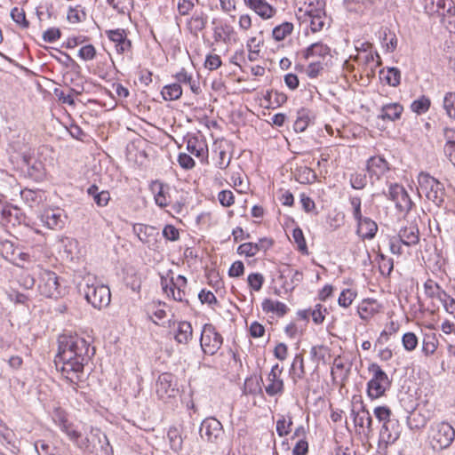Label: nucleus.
<instances>
[{
  "mask_svg": "<svg viewBox=\"0 0 455 455\" xmlns=\"http://www.w3.org/2000/svg\"><path fill=\"white\" fill-rule=\"evenodd\" d=\"M58 354L55 357L56 367L62 363L60 371L65 377L78 387L84 383V357L77 353V338L66 334L58 339Z\"/></svg>",
  "mask_w": 455,
  "mask_h": 455,
  "instance_id": "f257e3e1",
  "label": "nucleus"
},
{
  "mask_svg": "<svg viewBox=\"0 0 455 455\" xmlns=\"http://www.w3.org/2000/svg\"><path fill=\"white\" fill-rule=\"evenodd\" d=\"M428 442L435 451H441L451 446L455 439V429L445 421L433 423L428 430Z\"/></svg>",
  "mask_w": 455,
  "mask_h": 455,
  "instance_id": "f03ea898",
  "label": "nucleus"
},
{
  "mask_svg": "<svg viewBox=\"0 0 455 455\" xmlns=\"http://www.w3.org/2000/svg\"><path fill=\"white\" fill-rule=\"evenodd\" d=\"M299 19H303V22L309 23L313 33L319 32L330 26V20L325 13L324 3L322 0H316L315 4L310 3L306 7L303 17L299 16Z\"/></svg>",
  "mask_w": 455,
  "mask_h": 455,
  "instance_id": "7ed1b4c3",
  "label": "nucleus"
},
{
  "mask_svg": "<svg viewBox=\"0 0 455 455\" xmlns=\"http://www.w3.org/2000/svg\"><path fill=\"white\" fill-rule=\"evenodd\" d=\"M418 182L419 196H425L436 205H439L443 201L444 188L439 180L428 173L421 172L418 177Z\"/></svg>",
  "mask_w": 455,
  "mask_h": 455,
  "instance_id": "20e7f679",
  "label": "nucleus"
},
{
  "mask_svg": "<svg viewBox=\"0 0 455 455\" xmlns=\"http://www.w3.org/2000/svg\"><path fill=\"white\" fill-rule=\"evenodd\" d=\"M369 371L372 377L367 384V394L371 399H378L385 395L390 387V380L386 372L377 364L371 363Z\"/></svg>",
  "mask_w": 455,
  "mask_h": 455,
  "instance_id": "39448f33",
  "label": "nucleus"
},
{
  "mask_svg": "<svg viewBox=\"0 0 455 455\" xmlns=\"http://www.w3.org/2000/svg\"><path fill=\"white\" fill-rule=\"evenodd\" d=\"M90 278L87 276V302L93 307L101 309L109 305L111 299L110 290L104 284H89Z\"/></svg>",
  "mask_w": 455,
  "mask_h": 455,
  "instance_id": "423d86ee",
  "label": "nucleus"
},
{
  "mask_svg": "<svg viewBox=\"0 0 455 455\" xmlns=\"http://www.w3.org/2000/svg\"><path fill=\"white\" fill-rule=\"evenodd\" d=\"M38 291L46 298H57L60 294L58 277L54 272L46 269L39 271Z\"/></svg>",
  "mask_w": 455,
  "mask_h": 455,
  "instance_id": "0eeeda50",
  "label": "nucleus"
},
{
  "mask_svg": "<svg viewBox=\"0 0 455 455\" xmlns=\"http://www.w3.org/2000/svg\"><path fill=\"white\" fill-rule=\"evenodd\" d=\"M162 286L164 293L172 297L175 301H188L186 298L185 288L187 287V279L183 275L172 277L170 280L162 279Z\"/></svg>",
  "mask_w": 455,
  "mask_h": 455,
  "instance_id": "6e6552de",
  "label": "nucleus"
},
{
  "mask_svg": "<svg viewBox=\"0 0 455 455\" xmlns=\"http://www.w3.org/2000/svg\"><path fill=\"white\" fill-rule=\"evenodd\" d=\"M222 337L212 324H205L203 328L200 343L203 351L208 355H214L222 345Z\"/></svg>",
  "mask_w": 455,
  "mask_h": 455,
  "instance_id": "1a4fd4ad",
  "label": "nucleus"
},
{
  "mask_svg": "<svg viewBox=\"0 0 455 455\" xmlns=\"http://www.w3.org/2000/svg\"><path fill=\"white\" fill-rule=\"evenodd\" d=\"M388 196L389 199L395 203V208L400 213L405 215L411 211L413 203L403 186L398 184L391 185Z\"/></svg>",
  "mask_w": 455,
  "mask_h": 455,
  "instance_id": "9d476101",
  "label": "nucleus"
},
{
  "mask_svg": "<svg viewBox=\"0 0 455 455\" xmlns=\"http://www.w3.org/2000/svg\"><path fill=\"white\" fill-rule=\"evenodd\" d=\"M174 376L171 373H162L157 379L156 391L158 397L164 401L175 397L179 392L174 383Z\"/></svg>",
  "mask_w": 455,
  "mask_h": 455,
  "instance_id": "9b49d317",
  "label": "nucleus"
},
{
  "mask_svg": "<svg viewBox=\"0 0 455 455\" xmlns=\"http://www.w3.org/2000/svg\"><path fill=\"white\" fill-rule=\"evenodd\" d=\"M283 367L278 363L275 364L267 378V385L265 386L266 393L274 396L283 392V380L281 378Z\"/></svg>",
  "mask_w": 455,
  "mask_h": 455,
  "instance_id": "f8f14e48",
  "label": "nucleus"
},
{
  "mask_svg": "<svg viewBox=\"0 0 455 455\" xmlns=\"http://www.w3.org/2000/svg\"><path fill=\"white\" fill-rule=\"evenodd\" d=\"M41 221L50 229L61 228L65 224L66 216L60 208L44 209L40 215Z\"/></svg>",
  "mask_w": 455,
  "mask_h": 455,
  "instance_id": "ddd939ff",
  "label": "nucleus"
},
{
  "mask_svg": "<svg viewBox=\"0 0 455 455\" xmlns=\"http://www.w3.org/2000/svg\"><path fill=\"white\" fill-rule=\"evenodd\" d=\"M222 434V425L215 418H206L200 427V435L208 442L214 443Z\"/></svg>",
  "mask_w": 455,
  "mask_h": 455,
  "instance_id": "4468645a",
  "label": "nucleus"
},
{
  "mask_svg": "<svg viewBox=\"0 0 455 455\" xmlns=\"http://www.w3.org/2000/svg\"><path fill=\"white\" fill-rule=\"evenodd\" d=\"M169 186L159 181L155 180L150 184V190L154 194V199L156 204L159 207H166L171 203V197L169 195Z\"/></svg>",
  "mask_w": 455,
  "mask_h": 455,
  "instance_id": "2eb2a0df",
  "label": "nucleus"
},
{
  "mask_svg": "<svg viewBox=\"0 0 455 455\" xmlns=\"http://www.w3.org/2000/svg\"><path fill=\"white\" fill-rule=\"evenodd\" d=\"M92 445V452L97 455H109V443L107 436L100 430H92L91 440H88Z\"/></svg>",
  "mask_w": 455,
  "mask_h": 455,
  "instance_id": "dca6fc26",
  "label": "nucleus"
},
{
  "mask_svg": "<svg viewBox=\"0 0 455 455\" xmlns=\"http://www.w3.org/2000/svg\"><path fill=\"white\" fill-rule=\"evenodd\" d=\"M380 308L381 306L376 299H366L358 305L357 312L360 318L366 321L379 313Z\"/></svg>",
  "mask_w": 455,
  "mask_h": 455,
  "instance_id": "f3484780",
  "label": "nucleus"
},
{
  "mask_svg": "<svg viewBox=\"0 0 455 455\" xmlns=\"http://www.w3.org/2000/svg\"><path fill=\"white\" fill-rule=\"evenodd\" d=\"M244 3L262 19H270L275 13V9L266 0H244Z\"/></svg>",
  "mask_w": 455,
  "mask_h": 455,
  "instance_id": "a211bd4d",
  "label": "nucleus"
},
{
  "mask_svg": "<svg viewBox=\"0 0 455 455\" xmlns=\"http://www.w3.org/2000/svg\"><path fill=\"white\" fill-rule=\"evenodd\" d=\"M357 221V234L363 239H371L375 236L378 225L375 221L367 217H363Z\"/></svg>",
  "mask_w": 455,
  "mask_h": 455,
  "instance_id": "6ab92c4d",
  "label": "nucleus"
},
{
  "mask_svg": "<svg viewBox=\"0 0 455 455\" xmlns=\"http://www.w3.org/2000/svg\"><path fill=\"white\" fill-rule=\"evenodd\" d=\"M367 170L371 175H375L379 179L389 170V166L384 158L373 156L368 160Z\"/></svg>",
  "mask_w": 455,
  "mask_h": 455,
  "instance_id": "aec40b11",
  "label": "nucleus"
},
{
  "mask_svg": "<svg viewBox=\"0 0 455 455\" xmlns=\"http://www.w3.org/2000/svg\"><path fill=\"white\" fill-rule=\"evenodd\" d=\"M444 139L443 153L455 167V130L444 129Z\"/></svg>",
  "mask_w": 455,
  "mask_h": 455,
  "instance_id": "412c9836",
  "label": "nucleus"
},
{
  "mask_svg": "<svg viewBox=\"0 0 455 455\" xmlns=\"http://www.w3.org/2000/svg\"><path fill=\"white\" fill-rule=\"evenodd\" d=\"M403 111V106L398 103L386 104L381 108L379 118L382 120L395 121L401 117Z\"/></svg>",
  "mask_w": 455,
  "mask_h": 455,
  "instance_id": "4be33fe9",
  "label": "nucleus"
},
{
  "mask_svg": "<svg viewBox=\"0 0 455 455\" xmlns=\"http://www.w3.org/2000/svg\"><path fill=\"white\" fill-rule=\"evenodd\" d=\"M193 329L190 323L183 321L179 322L176 327L174 339L180 344H188L192 339Z\"/></svg>",
  "mask_w": 455,
  "mask_h": 455,
  "instance_id": "5701e85b",
  "label": "nucleus"
},
{
  "mask_svg": "<svg viewBox=\"0 0 455 455\" xmlns=\"http://www.w3.org/2000/svg\"><path fill=\"white\" fill-rule=\"evenodd\" d=\"M398 238L402 243L407 246L414 245L419 240V230L414 226L406 227L400 230Z\"/></svg>",
  "mask_w": 455,
  "mask_h": 455,
  "instance_id": "b1692460",
  "label": "nucleus"
},
{
  "mask_svg": "<svg viewBox=\"0 0 455 455\" xmlns=\"http://www.w3.org/2000/svg\"><path fill=\"white\" fill-rule=\"evenodd\" d=\"M262 310L266 313L275 314L277 316H283L286 314L288 308L287 306L281 301L266 299L262 302Z\"/></svg>",
  "mask_w": 455,
  "mask_h": 455,
  "instance_id": "393cba45",
  "label": "nucleus"
},
{
  "mask_svg": "<svg viewBox=\"0 0 455 455\" xmlns=\"http://www.w3.org/2000/svg\"><path fill=\"white\" fill-rule=\"evenodd\" d=\"M134 232L144 243H151L156 240V231L153 227L139 224L134 226Z\"/></svg>",
  "mask_w": 455,
  "mask_h": 455,
  "instance_id": "a878e982",
  "label": "nucleus"
},
{
  "mask_svg": "<svg viewBox=\"0 0 455 455\" xmlns=\"http://www.w3.org/2000/svg\"><path fill=\"white\" fill-rule=\"evenodd\" d=\"M187 150L190 155L198 158H204L207 151L205 143L196 137H190L188 139Z\"/></svg>",
  "mask_w": 455,
  "mask_h": 455,
  "instance_id": "bb28decb",
  "label": "nucleus"
},
{
  "mask_svg": "<svg viewBox=\"0 0 455 455\" xmlns=\"http://www.w3.org/2000/svg\"><path fill=\"white\" fill-rule=\"evenodd\" d=\"M108 37L116 44V47L118 52H124L130 48V42L126 40L124 30H110L108 32Z\"/></svg>",
  "mask_w": 455,
  "mask_h": 455,
  "instance_id": "cd10ccee",
  "label": "nucleus"
},
{
  "mask_svg": "<svg viewBox=\"0 0 455 455\" xmlns=\"http://www.w3.org/2000/svg\"><path fill=\"white\" fill-rule=\"evenodd\" d=\"M331 373L334 381L338 379L340 381L344 380L347 377V369L346 368V363L343 358L338 356L333 360Z\"/></svg>",
  "mask_w": 455,
  "mask_h": 455,
  "instance_id": "c85d7f7f",
  "label": "nucleus"
},
{
  "mask_svg": "<svg viewBox=\"0 0 455 455\" xmlns=\"http://www.w3.org/2000/svg\"><path fill=\"white\" fill-rule=\"evenodd\" d=\"M374 415L379 422L383 423L381 435L385 436V435L388 432L387 424L390 421L391 411L387 406H378L374 409Z\"/></svg>",
  "mask_w": 455,
  "mask_h": 455,
  "instance_id": "c756f323",
  "label": "nucleus"
},
{
  "mask_svg": "<svg viewBox=\"0 0 455 455\" xmlns=\"http://www.w3.org/2000/svg\"><path fill=\"white\" fill-rule=\"evenodd\" d=\"M379 54L372 52H363L356 57L359 63L368 66L372 72L379 65Z\"/></svg>",
  "mask_w": 455,
  "mask_h": 455,
  "instance_id": "7c9ffc66",
  "label": "nucleus"
},
{
  "mask_svg": "<svg viewBox=\"0 0 455 455\" xmlns=\"http://www.w3.org/2000/svg\"><path fill=\"white\" fill-rule=\"evenodd\" d=\"M87 194L93 197L98 206H106L110 199L109 192L107 190L99 191L97 186L92 185L87 189Z\"/></svg>",
  "mask_w": 455,
  "mask_h": 455,
  "instance_id": "2f4dec72",
  "label": "nucleus"
},
{
  "mask_svg": "<svg viewBox=\"0 0 455 455\" xmlns=\"http://www.w3.org/2000/svg\"><path fill=\"white\" fill-rule=\"evenodd\" d=\"M352 416L355 426L363 427L364 425H366L367 428H371L372 419L370 412L363 407H361V409L357 411L352 410Z\"/></svg>",
  "mask_w": 455,
  "mask_h": 455,
  "instance_id": "473e14b6",
  "label": "nucleus"
},
{
  "mask_svg": "<svg viewBox=\"0 0 455 455\" xmlns=\"http://www.w3.org/2000/svg\"><path fill=\"white\" fill-rule=\"evenodd\" d=\"M292 417L288 415H281L276 421V433L280 437L288 435L291 431Z\"/></svg>",
  "mask_w": 455,
  "mask_h": 455,
  "instance_id": "72a5a7b5",
  "label": "nucleus"
},
{
  "mask_svg": "<svg viewBox=\"0 0 455 455\" xmlns=\"http://www.w3.org/2000/svg\"><path fill=\"white\" fill-rule=\"evenodd\" d=\"M167 437L169 440L170 447L174 452H179L182 450L183 438L177 427H171L168 430Z\"/></svg>",
  "mask_w": 455,
  "mask_h": 455,
  "instance_id": "f704fd0d",
  "label": "nucleus"
},
{
  "mask_svg": "<svg viewBox=\"0 0 455 455\" xmlns=\"http://www.w3.org/2000/svg\"><path fill=\"white\" fill-rule=\"evenodd\" d=\"M331 52L330 48L322 43L312 44L305 52V57L307 59L314 56H319L322 58H325L329 56Z\"/></svg>",
  "mask_w": 455,
  "mask_h": 455,
  "instance_id": "c9c22d12",
  "label": "nucleus"
},
{
  "mask_svg": "<svg viewBox=\"0 0 455 455\" xmlns=\"http://www.w3.org/2000/svg\"><path fill=\"white\" fill-rule=\"evenodd\" d=\"M438 339L435 333L426 334L422 342V352L426 356H429L436 351Z\"/></svg>",
  "mask_w": 455,
  "mask_h": 455,
  "instance_id": "e433bc0d",
  "label": "nucleus"
},
{
  "mask_svg": "<svg viewBox=\"0 0 455 455\" xmlns=\"http://www.w3.org/2000/svg\"><path fill=\"white\" fill-rule=\"evenodd\" d=\"M161 93L165 100H175L180 98L182 89L179 84H172L165 85Z\"/></svg>",
  "mask_w": 455,
  "mask_h": 455,
  "instance_id": "4c0bfd02",
  "label": "nucleus"
},
{
  "mask_svg": "<svg viewBox=\"0 0 455 455\" xmlns=\"http://www.w3.org/2000/svg\"><path fill=\"white\" fill-rule=\"evenodd\" d=\"M425 293L427 297L439 300L445 292L435 281L428 279L424 284Z\"/></svg>",
  "mask_w": 455,
  "mask_h": 455,
  "instance_id": "58836bf2",
  "label": "nucleus"
},
{
  "mask_svg": "<svg viewBox=\"0 0 455 455\" xmlns=\"http://www.w3.org/2000/svg\"><path fill=\"white\" fill-rule=\"evenodd\" d=\"M454 8L451 0H437L435 6L429 8V13H438L444 15L445 13H453Z\"/></svg>",
  "mask_w": 455,
  "mask_h": 455,
  "instance_id": "ea45409f",
  "label": "nucleus"
},
{
  "mask_svg": "<svg viewBox=\"0 0 455 455\" xmlns=\"http://www.w3.org/2000/svg\"><path fill=\"white\" fill-rule=\"evenodd\" d=\"M206 22V17L203 13H201L195 14L194 16H192L188 25L189 30L194 34H196L197 32L203 30L205 28Z\"/></svg>",
  "mask_w": 455,
  "mask_h": 455,
  "instance_id": "a19ab883",
  "label": "nucleus"
},
{
  "mask_svg": "<svg viewBox=\"0 0 455 455\" xmlns=\"http://www.w3.org/2000/svg\"><path fill=\"white\" fill-rule=\"evenodd\" d=\"M382 79L390 86H397L400 84L401 72L396 68H388L387 72H381Z\"/></svg>",
  "mask_w": 455,
  "mask_h": 455,
  "instance_id": "79ce46f5",
  "label": "nucleus"
},
{
  "mask_svg": "<svg viewBox=\"0 0 455 455\" xmlns=\"http://www.w3.org/2000/svg\"><path fill=\"white\" fill-rule=\"evenodd\" d=\"M431 105L430 100L426 96H421L418 100H415L411 105V109L412 112L421 115L428 111Z\"/></svg>",
  "mask_w": 455,
  "mask_h": 455,
  "instance_id": "37998d69",
  "label": "nucleus"
},
{
  "mask_svg": "<svg viewBox=\"0 0 455 455\" xmlns=\"http://www.w3.org/2000/svg\"><path fill=\"white\" fill-rule=\"evenodd\" d=\"M293 30V25L290 22H283L273 29V37L276 41L283 40Z\"/></svg>",
  "mask_w": 455,
  "mask_h": 455,
  "instance_id": "c03bdc74",
  "label": "nucleus"
},
{
  "mask_svg": "<svg viewBox=\"0 0 455 455\" xmlns=\"http://www.w3.org/2000/svg\"><path fill=\"white\" fill-rule=\"evenodd\" d=\"M443 107L450 118L455 120V92H447L443 97Z\"/></svg>",
  "mask_w": 455,
  "mask_h": 455,
  "instance_id": "a18cd8bd",
  "label": "nucleus"
},
{
  "mask_svg": "<svg viewBox=\"0 0 455 455\" xmlns=\"http://www.w3.org/2000/svg\"><path fill=\"white\" fill-rule=\"evenodd\" d=\"M292 239L294 243L297 245L298 250L304 253L307 254V246L303 235L302 230L299 228H296L292 231Z\"/></svg>",
  "mask_w": 455,
  "mask_h": 455,
  "instance_id": "49530a36",
  "label": "nucleus"
},
{
  "mask_svg": "<svg viewBox=\"0 0 455 455\" xmlns=\"http://www.w3.org/2000/svg\"><path fill=\"white\" fill-rule=\"evenodd\" d=\"M356 297V291L352 289H346L341 291L338 303L342 307H348Z\"/></svg>",
  "mask_w": 455,
  "mask_h": 455,
  "instance_id": "de8ad7c7",
  "label": "nucleus"
},
{
  "mask_svg": "<svg viewBox=\"0 0 455 455\" xmlns=\"http://www.w3.org/2000/svg\"><path fill=\"white\" fill-rule=\"evenodd\" d=\"M265 282L263 275L259 273H251L247 277V283L251 290L259 291Z\"/></svg>",
  "mask_w": 455,
  "mask_h": 455,
  "instance_id": "09e8293b",
  "label": "nucleus"
},
{
  "mask_svg": "<svg viewBox=\"0 0 455 455\" xmlns=\"http://www.w3.org/2000/svg\"><path fill=\"white\" fill-rule=\"evenodd\" d=\"M259 250H260L259 243H244L238 247L237 252L241 255H245L247 257H252V256L256 255L259 251Z\"/></svg>",
  "mask_w": 455,
  "mask_h": 455,
  "instance_id": "8fccbe9b",
  "label": "nucleus"
},
{
  "mask_svg": "<svg viewBox=\"0 0 455 455\" xmlns=\"http://www.w3.org/2000/svg\"><path fill=\"white\" fill-rule=\"evenodd\" d=\"M309 124V117L305 110L298 113V117L294 123V130L297 132H304Z\"/></svg>",
  "mask_w": 455,
  "mask_h": 455,
  "instance_id": "3c124183",
  "label": "nucleus"
},
{
  "mask_svg": "<svg viewBox=\"0 0 455 455\" xmlns=\"http://www.w3.org/2000/svg\"><path fill=\"white\" fill-rule=\"evenodd\" d=\"M108 3L119 13L127 12L132 6V0H107Z\"/></svg>",
  "mask_w": 455,
  "mask_h": 455,
  "instance_id": "603ef678",
  "label": "nucleus"
},
{
  "mask_svg": "<svg viewBox=\"0 0 455 455\" xmlns=\"http://www.w3.org/2000/svg\"><path fill=\"white\" fill-rule=\"evenodd\" d=\"M403 346L407 351H413L418 346V338L413 332H406L402 339Z\"/></svg>",
  "mask_w": 455,
  "mask_h": 455,
  "instance_id": "864d4df0",
  "label": "nucleus"
},
{
  "mask_svg": "<svg viewBox=\"0 0 455 455\" xmlns=\"http://www.w3.org/2000/svg\"><path fill=\"white\" fill-rule=\"evenodd\" d=\"M81 97V92H76L75 90H72V92H68V94L61 92L59 95L60 100H62L63 103H68L69 105H75L76 102L83 103Z\"/></svg>",
  "mask_w": 455,
  "mask_h": 455,
  "instance_id": "5fc2aeb1",
  "label": "nucleus"
},
{
  "mask_svg": "<svg viewBox=\"0 0 455 455\" xmlns=\"http://www.w3.org/2000/svg\"><path fill=\"white\" fill-rule=\"evenodd\" d=\"M12 19L23 28L28 27V21L26 20L25 12L22 9L14 7L11 12Z\"/></svg>",
  "mask_w": 455,
  "mask_h": 455,
  "instance_id": "6e6d98bb",
  "label": "nucleus"
},
{
  "mask_svg": "<svg viewBox=\"0 0 455 455\" xmlns=\"http://www.w3.org/2000/svg\"><path fill=\"white\" fill-rule=\"evenodd\" d=\"M80 13H82V15H85V12L82 6H69L68 20L72 23H77L81 20Z\"/></svg>",
  "mask_w": 455,
  "mask_h": 455,
  "instance_id": "4d7b16f0",
  "label": "nucleus"
},
{
  "mask_svg": "<svg viewBox=\"0 0 455 455\" xmlns=\"http://www.w3.org/2000/svg\"><path fill=\"white\" fill-rule=\"evenodd\" d=\"M326 311L325 308H323V306L320 304H317L313 310L308 311V313L311 315L312 319L315 323L320 324L324 320V312ZM307 314V312H306Z\"/></svg>",
  "mask_w": 455,
  "mask_h": 455,
  "instance_id": "13d9d810",
  "label": "nucleus"
},
{
  "mask_svg": "<svg viewBox=\"0 0 455 455\" xmlns=\"http://www.w3.org/2000/svg\"><path fill=\"white\" fill-rule=\"evenodd\" d=\"M438 301L443 305L446 312L450 314H453L455 312V299L446 292L443 294L442 299Z\"/></svg>",
  "mask_w": 455,
  "mask_h": 455,
  "instance_id": "bf43d9fd",
  "label": "nucleus"
},
{
  "mask_svg": "<svg viewBox=\"0 0 455 455\" xmlns=\"http://www.w3.org/2000/svg\"><path fill=\"white\" fill-rule=\"evenodd\" d=\"M218 198L221 205L225 207H229L234 204V195L230 190L220 191Z\"/></svg>",
  "mask_w": 455,
  "mask_h": 455,
  "instance_id": "052dcab7",
  "label": "nucleus"
},
{
  "mask_svg": "<svg viewBox=\"0 0 455 455\" xmlns=\"http://www.w3.org/2000/svg\"><path fill=\"white\" fill-rule=\"evenodd\" d=\"M221 65V60L219 55L217 54H211L208 55L205 62L204 67L208 68L209 70H215L218 68H220Z\"/></svg>",
  "mask_w": 455,
  "mask_h": 455,
  "instance_id": "680f3d73",
  "label": "nucleus"
},
{
  "mask_svg": "<svg viewBox=\"0 0 455 455\" xmlns=\"http://www.w3.org/2000/svg\"><path fill=\"white\" fill-rule=\"evenodd\" d=\"M180 165L184 169H192L195 166V161L190 155L186 153H180L178 157Z\"/></svg>",
  "mask_w": 455,
  "mask_h": 455,
  "instance_id": "e2e57ef3",
  "label": "nucleus"
},
{
  "mask_svg": "<svg viewBox=\"0 0 455 455\" xmlns=\"http://www.w3.org/2000/svg\"><path fill=\"white\" fill-rule=\"evenodd\" d=\"M350 183L353 188L362 189L366 185V177L363 174H354L351 176Z\"/></svg>",
  "mask_w": 455,
  "mask_h": 455,
  "instance_id": "0e129e2a",
  "label": "nucleus"
},
{
  "mask_svg": "<svg viewBox=\"0 0 455 455\" xmlns=\"http://www.w3.org/2000/svg\"><path fill=\"white\" fill-rule=\"evenodd\" d=\"M244 272V265L242 261H235L228 270V275L232 277H239Z\"/></svg>",
  "mask_w": 455,
  "mask_h": 455,
  "instance_id": "69168bd1",
  "label": "nucleus"
},
{
  "mask_svg": "<svg viewBox=\"0 0 455 455\" xmlns=\"http://www.w3.org/2000/svg\"><path fill=\"white\" fill-rule=\"evenodd\" d=\"M149 319L156 324L158 321L163 320L166 316V312L163 308L156 307V309L148 312Z\"/></svg>",
  "mask_w": 455,
  "mask_h": 455,
  "instance_id": "338daca9",
  "label": "nucleus"
},
{
  "mask_svg": "<svg viewBox=\"0 0 455 455\" xmlns=\"http://www.w3.org/2000/svg\"><path fill=\"white\" fill-rule=\"evenodd\" d=\"M275 356L280 360L283 361L288 356V347L284 343H278L274 349Z\"/></svg>",
  "mask_w": 455,
  "mask_h": 455,
  "instance_id": "774afa93",
  "label": "nucleus"
}]
</instances>
